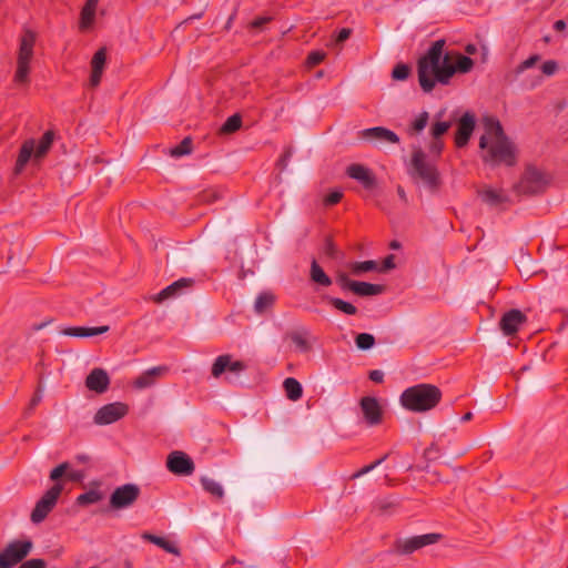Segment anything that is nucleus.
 <instances>
[{
  "label": "nucleus",
  "mask_w": 568,
  "mask_h": 568,
  "mask_svg": "<svg viewBox=\"0 0 568 568\" xmlns=\"http://www.w3.org/2000/svg\"><path fill=\"white\" fill-rule=\"evenodd\" d=\"M484 132L479 139L481 160L493 166H513L516 163V146L506 135L503 125L495 116L481 119Z\"/></svg>",
  "instance_id": "1"
},
{
  "label": "nucleus",
  "mask_w": 568,
  "mask_h": 568,
  "mask_svg": "<svg viewBox=\"0 0 568 568\" xmlns=\"http://www.w3.org/2000/svg\"><path fill=\"white\" fill-rule=\"evenodd\" d=\"M446 41L436 40L417 61V75L422 90L432 92L437 84L447 85L454 77L452 53L444 52Z\"/></svg>",
  "instance_id": "2"
},
{
  "label": "nucleus",
  "mask_w": 568,
  "mask_h": 568,
  "mask_svg": "<svg viewBox=\"0 0 568 568\" xmlns=\"http://www.w3.org/2000/svg\"><path fill=\"white\" fill-rule=\"evenodd\" d=\"M442 400V390L433 384H417L400 395L402 406L414 413H425L435 408Z\"/></svg>",
  "instance_id": "3"
},
{
  "label": "nucleus",
  "mask_w": 568,
  "mask_h": 568,
  "mask_svg": "<svg viewBox=\"0 0 568 568\" xmlns=\"http://www.w3.org/2000/svg\"><path fill=\"white\" fill-rule=\"evenodd\" d=\"M36 36L31 31H27L21 38L20 49L18 54V65L14 74V81L18 83H26L28 81L29 62L33 54V43Z\"/></svg>",
  "instance_id": "4"
},
{
  "label": "nucleus",
  "mask_w": 568,
  "mask_h": 568,
  "mask_svg": "<svg viewBox=\"0 0 568 568\" xmlns=\"http://www.w3.org/2000/svg\"><path fill=\"white\" fill-rule=\"evenodd\" d=\"M412 166L414 173L429 187L435 189L439 184L438 172L435 165L426 161V155L422 150H416L412 155Z\"/></svg>",
  "instance_id": "5"
},
{
  "label": "nucleus",
  "mask_w": 568,
  "mask_h": 568,
  "mask_svg": "<svg viewBox=\"0 0 568 568\" xmlns=\"http://www.w3.org/2000/svg\"><path fill=\"white\" fill-rule=\"evenodd\" d=\"M547 184L548 180L542 171L535 166H528L516 185V190L523 194H537L542 192Z\"/></svg>",
  "instance_id": "6"
},
{
  "label": "nucleus",
  "mask_w": 568,
  "mask_h": 568,
  "mask_svg": "<svg viewBox=\"0 0 568 568\" xmlns=\"http://www.w3.org/2000/svg\"><path fill=\"white\" fill-rule=\"evenodd\" d=\"M52 142H53V132L52 131H48L47 133H44V135L42 136L36 151H34L36 142L33 140L27 141L22 145L18 161H17V166H16L17 172H20L23 169V166L30 160L32 154H34L36 159L42 158L50 149Z\"/></svg>",
  "instance_id": "7"
},
{
  "label": "nucleus",
  "mask_w": 568,
  "mask_h": 568,
  "mask_svg": "<svg viewBox=\"0 0 568 568\" xmlns=\"http://www.w3.org/2000/svg\"><path fill=\"white\" fill-rule=\"evenodd\" d=\"M32 549L33 544L29 539L13 540L0 552V558H4L8 564L14 567L17 564L21 562Z\"/></svg>",
  "instance_id": "8"
},
{
  "label": "nucleus",
  "mask_w": 568,
  "mask_h": 568,
  "mask_svg": "<svg viewBox=\"0 0 568 568\" xmlns=\"http://www.w3.org/2000/svg\"><path fill=\"white\" fill-rule=\"evenodd\" d=\"M61 491L62 486L60 484H57L42 496V498L37 503L34 509L32 510L31 520L33 523L38 524L45 518V516L51 511V509L55 505Z\"/></svg>",
  "instance_id": "9"
},
{
  "label": "nucleus",
  "mask_w": 568,
  "mask_h": 568,
  "mask_svg": "<svg viewBox=\"0 0 568 568\" xmlns=\"http://www.w3.org/2000/svg\"><path fill=\"white\" fill-rule=\"evenodd\" d=\"M140 488L134 484L118 487L110 497V504L115 509L130 507L138 499Z\"/></svg>",
  "instance_id": "10"
},
{
  "label": "nucleus",
  "mask_w": 568,
  "mask_h": 568,
  "mask_svg": "<svg viewBox=\"0 0 568 568\" xmlns=\"http://www.w3.org/2000/svg\"><path fill=\"white\" fill-rule=\"evenodd\" d=\"M439 539V534H425L414 536L404 540H397L395 547L396 551L407 555L425 546L433 545L437 542Z\"/></svg>",
  "instance_id": "11"
},
{
  "label": "nucleus",
  "mask_w": 568,
  "mask_h": 568,
  "mask_svg": "<svg viewBox=\"0 0 568 568\" xmlns=\"http://www.w3.org/2000/svg\"><path fill=\"white\" fill-rule=\"evenodd\" d=\"M126 413L128 406L125 404L119 402L111 403L97 412L94 423L98 425H109L122 418Z\"/></svg>",
  "instance_id": "12"
},
{
  "label": "nucleus",
  "mask_w": 568,
  "mask_h": 568,
  "mask_svg": "<svg viewBox=\"0 0 568 568\" xmlns=\"http://www.w3.org/2000/svg\"><path fill=\"white\" fill-rule=\"evenodd\" d=\"M166 466L175 475H191L194 471V463L183 452H172L166 459Z\"/></svg>",
  "instance_id": "13"
},
{
  "label": "nucleus",
  "mask_w": 568,
  "mask_h": 568,
  "mask_svg": "<svg viewBox=\"0 0 568 568\" xmlns=\"http://www.w3.org/2000/svg\"><path fill=\"white\" fill-rule=\"evenodd\" d=\"M527 322V316L519 310H510L506 312L499 322V327L504 335H515L521 325Z\"/></svg>",
  "instance_id": "14"
},
{
  "label": "nucleus",
  "mask_w": 568,
  "mask_h": 568,
  "mask_svg": "<svg viewBox=\"0 0 568 568\" xmlns=\"http://www.w3.org/2000/svg\"><path fill=\"white\" fill-rule=\"evenodd\" d=\"M475 116L471 113L466 112L462 115L455 133V144L457 148H464L467 145L475 130Z\"/></svg>",
  "instance_id": "15"
},
{
  "label": "nucleus",
  "mask_w": 568,
  "mask_h": 568,
  "mask_svg": "<svg viewBox=\"0 0 568 568\" xmlns=\"http://www.w3.org/2000/svg\"><path fill=\"white\" fill-rule=\"evenodd\" d=\"M348 267H349L352 274L355 276H361L367 272H375V271L384 272V271H387L388 268H390V255H387L383 260L382 267H379V264L376 261L352 262L348 264Z\"/></svg>",
  "instance_id": "16"
},
{
  "label": "nucleus",
  "mask_w": 568,
  "mask_h": 568,
  "mask_svg": "<svg viewBox=\"0 0 568 568\" xmlns=\"http://www.w3.org/2000/svg\"><path fill=\"white\" fill-rule=\"evenodd\" d=\"M110 384L108 373L102 368H93L87 376L85 386L99 394L104 393Z\"/></svg>",
  "instance_id": "17"
},
{
  "label": "nucleus",
  "mask_w": 568,
  "mask_h": 568,
  "mask_svg": "<svg viewBox=\"0 0 568 568\" xmlns=\"http://www.w3.org/2000/svg\"><path fill=\"white\" fill-rule=\"evenodd\" d=\"M362 412L366 422L371 425H376L382 418V408L375 397L366 396L361 400Z\"/></svg>",
  "instance_id": "18"
},
{
  "label": "nucleus",
  "mask_w": 568,
  "mask_h": 568,
  "mask_svg": "<svg viewBox=\"0 0 568 568\" xmlns=\"http://www.w3.org/2000/svg\"><path fill=\"white\" fill-rule=\"evenodd\" d=\"M359 134L377 148H383L390 143V131L382 126L363 130Z\"/></svg>",
  "instance_id": "19"
},
{
  "label": "nucleus",
  "mask_w": 568,
  "mask_h": 568,
  "mask_svg": "<svg viewBox=\"0 0 568 568\" xmlns=\"http://www.w3.org/2000/svg\"><path fill=\"white\" fill-rule=\"evenodd\" d=\"M166 368L163 366L152 367L142 373L134 381V386L138 389H145L154 386L156 382L164 375Z\"/></svg>",
  "instance_id": "20"
},
{
  "label": "nucleus",
  "mask_w": 568,
  "mask_h": 568,
  "mask_svg": "<svg viewBox=\"0 0 568 568\" xmlns=\"http://www.w3.org/2000/svg\"><path fill=\"white\" fill-rule=\"evenodd\" d=\"M191 285V281L186 278H181L171 285L166 286L159 294L153 296L154 302L162 303L165 300L174 298L179 296L182 290L189 287Z\"/></svg>",
  "instance_id": "21"
},
{
  "label": "nucleus",
  "mask_w": 568,
  "mask_h": 568,
  "mask_svg": "<svg viewBox=\"0 0 568 568\" xmlns=\"http://www.w3.org/2000/svg\"><path fill=\"white\" fill-rule=\"evenodd\" d=\"M106 61V52L105 49H100L91 60V77L90 84L92 87H97L100 83L101 75Z\"/></svg>",
  "instance_id": "22"
},
{
  "label": "nucleus",
  "mask_w": 568,
  "mask_h": 568,
  "mask_svg": "<svg viewBox=\"0 0 568 568\" xmlns=\"http://www.w3.org/2000/svg\"><path fill=\"white\" fill-rule=\"evenodd\" d=\"M98 2L99 0H87V2L84 3L80 14L79 27L81 30H88L92 27L94 22Z\"/></svg>",
  "instance_id": "23"
},
{
  "label": "nucleus",
  "mask_w": 568,
  "mask_h": 568,
  "mask_svg": "<svg viewBox=\"0 0 568 568\" xmlns=\"http://www.w3.org/2000/svg\"><path fill=\"white\" fill-rule=\"evenodd\" d=\"M450 69L454 71V75L456 73H468L473 67L474 61L467 55L460 54L458 52H450Z\"/></svg>",
  "instance_id": "24"
},
{
  "label": "nucleus",
  "mask_w": 568,
  "mask_h": 568,
  "mask_svg": "<svg viewBox=\"0 0 568 568\" xmlns=\"http://www.w3.org/2000/svg\"><path fill=\"white\" fill-rule=\"evenodd\" d=\"M108 325L99 326V327H69L65 328L62 333L68 336H77V337H90L100 334H104L109 331Z\"/></svg>",
  "instance_id": "25"
},
{
  "label": "nucleus",
  "mask_w": 568,
  "mask_h": 568,
  "mask_svg": "<svg viewBox=\"0 0 568 568\" xmlns=\"http://www.w3.org/2000/svg\"><path fill=\"white\" fill-rule=\"evenodd\" d=\"M479 195L484 202L493 206H497L508 200L503 190L493 187H485L479 192Z\"/></svg>",
  "instance_id": "26"
},
{
  "label": "nucleus",
  "mask_w": 568,
  "mask_h": 568,
  "mask_svg": "<svg viewBox=\"0 0 568 568\" xmlns=\"http://www.w3.org/2000/svg\"><path fill=\"white\" fill-rule=\"evenodd\" d=\"M201 485L203 489L211 494L213 497L222 499L225 495L224 488L222 484L214 478H211L209 476H202L201 477Z\"/></svg>",
  "instance_id": "27"
},
{
  "label": "nucleus",
  "mask_w": 568,
  "mask_h": 568,
  "mask_svg": "<svg viewBox=\"0 0 568 568\" xmlns=\"http://www.w3.org/2000/svg\"><path fill=\"white\" fill-rule=\"evenodd\" d=\"M310 276L314 283L322 286H329L332 284L331 278L315 260L312 261Z\"/></svg>",
  "instance_id": "28"
},
{
  "label": "nucleus",
  "mask_w": 568,
  "mask_h": 568,
  "mask_svg": "<svg viewBox=\"0 0 568 568\" xmlns=\"http://www.w3.org/2000/svg\"><path fill=\"white\" fill-rule=\"evenodd\" d=\"M275 296L270 292H262L254 302V311L258 314L265 313L274 303Z\"/></svg>",
  "instance_id": "29"
},
{
  "label": "nucleus",
  "mask_w": 568,
  "mask_h": 568,
  "mask_svg": "<svg viewBox=\"0 0 568 568\" xmlns=\"http://www.w3.org/2000/svg\"><path fill=\"white\" fill-rule=\"evenodd\" d=\"M383 291V286L375 285L366 282H356L354 284L353 293L361 296H371L379 294Z\"/></svg>",
  "instance_id": "30"
},
{
  "label": "nucleus",
  "mask_w": 568,
  "mask_h": 568,
  "mask_svg": "<svg viewBox=\"0 0 568 568\" xmlns=\"http://www.w3.org/2000/svg\"><path fill=\"white\" fill-rule=\"evenodd\" d=\"M347 173L351 178L363 182L366 185H371L369 172L366 168L359 164H352L347 169Z\"/></svg>",
  "instance_id": "31"
},
{
  "label": "nucleus",
  "mask_w": 568,
  "mask_h": 568,
  "mask_svg": "<svg viewBox=\"0 0 568 568\" xmlns=\"http://www.w3.org/2000/svg\"><path fill=\"white\" fill-rule=\"evenodd\" d=\"M284 388L286 390V395L291 400H297L301 398L303 389L302 385L292 377H288L284 381Z\"/></svg>",
  "instance_id": "32"
},
{
  "label": "nucleus",
  "mask_w": 568,
  "mask_h": 568,
  "mask_svg": "<svg viewBox=\"0 0 568 568\" xmlns=\"http://www.w3.org/2000/svg\"><path fill=\"white\" fill-rule=\"evenodd\" d=\"M452 126L450 121H435L429 130L430 138L443 139Z\"/></svg>",
  "instance_id": "33"
},
{
  "label": "nucleus",
  "mask_w": 568,
  "mask_h": 568,
  "mask_svg": "<svg viewBox=\"0 0 568 568\" xmlns=\"http://www.w3.org/2000/svg\"><path fill=\"white\" fill-rule=\"evenodd\" d=\"M355 344L359 351H368L375 344V337L368 333H359L355 336Z\"/></svg>",
  "instance_id": "34"
},
{
  "label": "nucleus",
  "mask_w": 568,
  "mask_h": 568,
  "mask_svg": "<svg viewBox=\"0 0 568 568\" xmlns=\"http://www.w3.org/2000/svg\"><path fill=\"white\" fill-rule=\"evenodd\" d=\"M192 151V141L190 138H185L179 145L171 149L170 154L173 158H181L190 154Z\"/></svg>",
  "instance_id": "35"
},
{
  "label": "nucleus",
  "mask_w": 568,
  "mask_h": 568,
  "mask_svg": "<svg viewBox=\"0 0 568 568\" xmlns=\"http://www.w3.org/2000/svg\"><path fill=\"white\" fill-rule=\"evenodd\" d=\"M241 126V116L239 114H234L229 118L225 123L220 128V133L230 134L235 132Z\"/></svg>",
  "instance_id": "36"
},
{
  "label": "nucleus",
  "mask_w": 568,
  "mask_h": 568,
  "mask_svg": "<svg viewBox=\"0 0 568 568\" xmlns=\"http://www.w3.org/2000/svg\"><path fill=\"white\" fill-rule=\"evenodd\" d=\"M428 120H429L428 112L427 111H423L412 122L410 131H413L414 133L422 132L426 128V125L428 123Z\"/></svg>",
  "instance_id": "37"
},
{
  "label": "nucleus",
  "mask_w": 568,
  "mask_h": 568,
  "mask_svg": "<svg viewBox=\"0 0 568 568\" xmlns=\"http://www.w3.org/2000/svg\"><path fill=\"white\" fill-rule=\"evenodd\" d=\"M227 365L229 355L219 356L212 366V375L216 378L220 377L224 372L227 371Z\"/></svg>",
  "instance_id": "38"
},
{
  "label": "nucleus",
  "mask_w": 568,
  "mask_h": 568,
  "mask_svg": "<svg viewBox=\"0 0 568 568\" xmlns=\"http://www.w3.org/2000/svg\"><path fill=\"white\" fill-rule=\"evenodd\" d=\"M328 301L336 310L344 312L346 314L354 315L357 311L354 305L341 298L331 297Z\"/></svg>",
  "instance_id": "39"
},
{
  "label": "nucleus",
  "mask_w": 568,
  "mask_h": 568,
  "mask_svg": "<svg viewBox=\"0 0 568 568\" xmlns=\"http://www.w3.org/2000/svg\"><path fill=\"white\" fill-rule=\"evenodd\" d=\"M102 494L98 490H90L78 497V503L81 505L94 504L102 499Z\"/></svg>",
  "instance_id": "40"
},
{
  "label": "nucleus",
  "mask_w": 568,
  "mask_h": 568,
  "mask_svg": "<svg viewBox=\"0 0 568 568\" xmlns=\"http://www.w3.org/2000/svg\"><path fill=\"white\" fill-rule=\"evenodd\" d=\"M410 67L405 63H398L393 68V79L395 80H406L410 74Z\"/></svg>",
  "instance_id": "41"
},
{
  "label": "nucleus",
  "mask_w": 568,
  "mask_h": 568,
  "mask_svg": "<svg viewBox=\"0 0 568 568\" xmlns=\"http://www.w3.org/2000/svg\"><path fill=\"white\" fill-rule=\"evenodd\" d=\"M387 458V455H384L382 458L373 462L372 464L363 467L362 469H359L358 471H356L355 474H353L351 476L352 479H355V478H359L371 471H373L374 469H376L384 460H386Z\"/></svg>",
  "instance_id": "42"
},
{
  "label": "nucleus",
  "mask_w": 568,
  "mask_h": 568,
  "mask_svg": "<svg viewBox=\"0 0 568 568\" xmlns=\"http://www.w3.org/2000/svg\"><path fill=\"white\" fill-rule=\"evenodd\" d=\"M443 139H433L429 142L428 150L432 155L439 156L444 150Z\"/></svg>",
  "instance_id": "43"
},
{
  "label": "nucleus",
  "mask_w": 568,
  "mask_h": 568,
  "mask_svg": "<svg viewBox=\"0 0 568 568\" xmlns=\"http://www.w3.org/2000/svg\"><path fill=\"white\" fill-rule=\"evenodd\" d=\"M539 60L540 57L538 54L530 55L528 59L518 64L516 72L521 73L525 70L532 68Z\"/></svg>",
  "instance_id": "44"
},
{
  "label": "nucleus",
  "mask_w": 568,
  "mask_h": 568,
  "mask_svg": "<svg viewBox=\"0 0 568 568\" xmlns=\"http://www.w3.org/2000/svg\"><path fill=\"white\" fill-rule=\"evenodd\" d=\"M337 283L342 288L353 292L355 281H352L344 272H337Z\"/></svg>",
  "instance_id": "45"
},
{
  "label": "nucleus",
  "mask_w": 568,
  "mask_h": 568,
  "mask_svg": "<svg viewBox=\"0 0 568 568\" xmlns=\"http://www.w3.org/2000/svg\"><path fill=\"white\" fill-rule=\"evenodd\" d=\"M337 283L342 288L353 292L355 281H352L344 272H337Z\"/></svg>",
  "instance_id": "46"
},
{
  "label": "nucleus",
  "mask_w": 568,
  "mask_h": 568,
  "mask_svg": "<svg viewBox=\"0 0 568 568\" xmlns=\"http://www.w3.org/2000/svg\"><path fill=\"white\" fill-rule=\"evenodd\" d=\"M291 339L293 341V343L296 345V347L300 351H302V352L308 351L310 345H308L307 341L300 333H292Z\"/></svg>",
  "instance_id": "47"
},
{
  "label": "nucleus",
  "mask_w": 568,
  "mask_h": 568,
  "mask_svg": "<svg viewBox=\"0 0 568 568\" xmlns=\"http://www.w3.org/2000/svg\"><path fill=\"white\" fill-rule=\"evenodd\" d=\"M70 465L68 463L60 464L51 471L50 479L54 481L59 480L64 474L68 473Z\"/></svg>",
  "instance_id": "48"
},
{
  "label": "nucleus",
  "mask_w": 568,
  "mask_h": 568,
  "mask_svg": "<svg viewBox=\"0 0 568 568\" xmlns=\"http://www.w3.org/2000/svg\"><path fill=\"white\" fill-rule=\"evenodd\" d=\"M558 70V63L555 60H548L542 63L541 71L545 75L551 77L554 75Z\"/></svg>",
  "instance_id": "49"
},
{
  "label": "nucleus",
  "mask_w": 568,
  "mask_h": 568,
  "mask_svg": "<svg viewBox=\"0 0 568 568\" xmlns=\"http://www.w3.org/2000/svg\"><path fill=\"white\" fill-rule=\"evenodd\" d=\"M245 368V365L241 361H231V357L229 356V365H227V372L239 375L243 369Z\"/></svg>",
  "instance_id": "50"
},
{
  "label": "nucleus",
  "mask_w": 568,
  "mask_h": 568,
  "mask_svg": "<svg viewBox=\"0 0 568 568\" xmlns=\"http://www.w3.org/2000/svg\"><path fill=\"white\" fill-rule=\"evenodd\" d=\"M325 58V53L322 52V51H314V52H311L308 58H307V63L310 67H313V65H316L318 63H321Z\"/></svg>",
  "instance_id": "51"
},
{
  "label": "nucleus",
  "mask_w": 568,
  "mask_h": 568,
  "mask_svg": "<svg viewBox=\"0 0 568 568\" xmlns=\"http://www.w3.org/2000/svg\"><path fill=\"white\" fill-rule=\"evenodd\" d=\"M19 568H45L43 559L33 558L21 564Z\"/></svg>",
  "instance_id": "52"
},
{
  "label": "nucleus",
  "mask_w": 568,
  "mask_h": 568,
  "mask_svg": "<svg viewBox=\"0 0 568 568\" xmlns=\"http://www.w3.org/2000/svg\"><path fill=\"white\" fill-rule=\"evenodd\" d=\"M68 477L72 481L80 483L84 479L85 475L82 470H72L71 468L68 470Z\"/></svg>",
  "instance_id": "53"
},
{
  "label": "nucleus",
  "mask_w": 568,
  "mask_h": 568,
  "mask_svg": "<svg viewBox=\"0 0 568 568\" xmlns=\"http://www.w3.org/2000/svg\"><path fill=\"white\" fill-rule=\"evenodd\" d=\"M343 194L342 192L339 191H334L332 192L331 194H328L326 197H325V203L327 205H333L335 203H337L341 199H342Z\"/></svg>",
  "instance_id": "54"
},
{
  "label": "nucleus",
  "mask_w": 568,
  "mask_h": 568,
  "mask_svg": "<svg viewBox=\"0 0 568 568\" xmlns=\"http://www.w3.org/2000/svg\"><path fill=\"white\" fill-rule=\"evenodd\" d=\"M351 32H352L351 29H347V28L342 29L339 31L338 36L336 37L334 44L338 45L342 42H344L345 40H347L351 36Z\"/></svg>",
  "instance_id": "55"
},
{
  "label": "nucleus",
  "mask_w": 568,
  "mask_h": 568,
  "mask_svg": "<svg viewBox=\"0 0 568 568\" xmlns=\"http://www.w3.org/2000/svg\"><path fill=\"white\" fill-rule=\"evenodd\" d=\"M161 548H163L165 551L170 554L180 555V550L178 549V547L166 540L164 541Z\"/></svg>",
  "instance_id": "56"
},
{
  "label": "nucleus",
  "mask_w": 568,
  "mask_h": 568,
  "mask_svg": "<svg viewBox=\"0 0 568 568\" xmlns=\"http://www.w3.org/2000/svg\"><path fill=\"white\" fill-rule=\"evenodd\" d=\"M369 378L375 383H381L384 378V373L379 369L372 371L369 373Z\"/></svg>",
  "instance_id": "57"
},
{
  "label": "nucleus",
  "mask_w": 568,
  "mask_h": 568,
  "mask_svg": "<svg viewBox=\"0 0 568 568\" xmlns=\"http://www.w3.org/2000/svg\"><path fill=\"white\" fill-rule=\"evenodd\" d=\"M268 21H270V18H267V17L257 18L252 22V27L255 29H258Z\"/></svg>",
  "instance_id": "58"
},
{
  "label": "nucleus",
  "mask_w": 568,
  "mask_h": 568,
  "mask_svg": "<svg viewBox=\"0 0 568 568\" xmlns=\"http://www.w3.org/2000/svg\"><path fill=\"white\" fill-rule=\"evenodd\" d=\"M554 29L559 32L564 31L566 29V22L564 20H557L554 23Z\"/></svg>",
  "instance_id": "59"
},
{
  "label": "nucleus",
  "mask_w": 568,
  "mask_h": 568,
  "mask_svg": "<svg viewBox=\"0 0 568 568\" xmlns=\"http://www.w3.org/2000/svg\"><path fill=\"white\" fill-rule=\"evenodd\" d=\"M326 253L331 256H334L336 254V248L332 242H328L326 244Z\"/></svg>",
  "instance_id": "60"
},
{
  "label": "nucleus",
  "mask_w": 568,
  "mask_h": 568,
  "mask_svg": "<svg viewBox=\"0 0 568 568\" xmlns=\"http://www.w3.org/2000/svg\"><path fill=\"white\" fill-rule=\"evenodd\" d=\"M404 263V258H398L396 257L395 254H393V263H392V266H393V270H395L397 266L402 265Z\"/></svg>",
  "instance_id": "61"
},
{
  "label": "nucleus",
  "mask_w": 568,
  "mask_h": 568,
  "mask_svg": "<svg viewBox=\"0 0 568 568\" xmlns=\"http://www.w3.org/2000/svg\"><path fill=\"white\" fill-rule=\"evenodd\" d=\"M465 51L468 54H475L477 51V47L475 44L469 43L465 47Z\"/></svg>",
  "instance_id": "62"
},
{
  "label": "nucleus",
  "mask_w": 568,
  "mask_h": 568,
  "mask_svg": "<svg viewBox=\"0 0 568 568\" xmlns=\"http://www.w3.org/2000/svg\"><path fill=\"white\" fill-rule=\"evenodd\" d=\"M41 398H42V395H41V393H40V392H38V393L34 395V397L32 398V400H31V406H36V405H38V404L40 403Z\"/></svg>",
  "instance_id": "63"
},
{
  "label": "nucleus",
  "mask_w": 568,
  "mask_h": 568,
  "mask_svg": "<svg viewBox=\"0 0 568 568\" xmlns=\"http://www.w3.org/2000/svg\"><path fill=\"white\" fill-rule=\"evenodd\" d=\"M0 568H12L10 564H8L4 558H0Z\"/></svg>",
  "instance_id": "64"
}]
</instances>
